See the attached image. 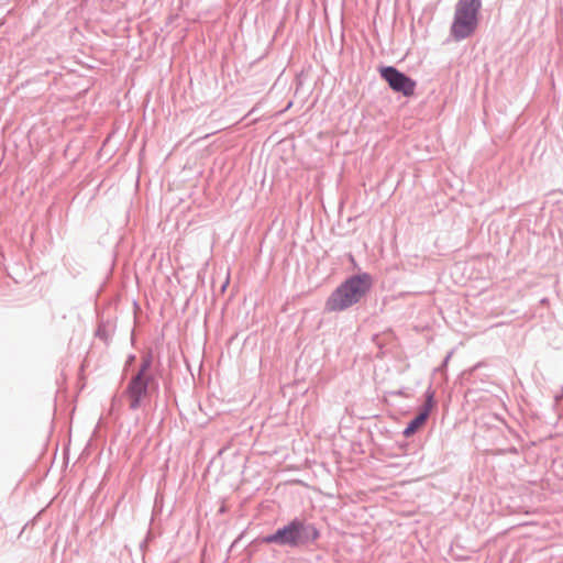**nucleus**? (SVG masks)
I'll use <instances>...</instances> for the list:
<instances>
[{"label": "nucleus", "mask_w": 563, "mask_h": 563, "mask_svg": "<svg viewBox=\"0 0 563 563\" xmlns=\"http://www.w3.org/2000/svg\"><path fill=\"white\" fill-rule=\"evenodd\" d=\"M321 537L320 529L303 517H294L274 532L260 539L264 544H276L282 548L301 549L317 544Z\"/></svg>", "instance_id": "obj_1"}, {"label": "nucleus", "mask_w": 563, "mask_h": 563, "mask_svg": "<svg viewBox=\"0 0 563 563\" xmlns=\"http://www.w3.org/2000/svg\"><path fill=\"white\" fill-rule=\"evenodd\" d=\"M373 276L369 273H358L346 277L327 298L325 312H342L358 303L373 287Z\"/></svg>", "instance_id": "obj_2"}, {"label": "nucleus", "mask_w": 563, "mask_h": 563, "mask_svg": "<svg viewBox=\"0 0 563 563\" xmlns=\"http://www.w3.org/2000/svg\"><path fill=\"white\" fill-rule=\"evenodd\" d=\"M482 0H459L455 5L451 35L455 41L470 37L477 29Z\"/></svg>", "instance_id": "obj_3"}, {"label": "nucleus", "mask_w": 563, "mask_h": 563, "mask_svg": "<svg viewBox=\"0 0 563 563\" xmlns=\"http://www.w3.org/2000/svg\"><path fill=\"white\" fill-rule=\"evenodd\" d=\"M159 383L156 376L132 375L124 388L122 396L129 400V408L133 411L142 407L143 401L152 394L157 393Z\"/></svg>", "instance_id": "obj_4"}, {"label": "nucleus", "mask_w": 563, "mask_h": 563, "mask_svg": "<svg viewBox=\"0 0 563 563\" xmlns=\"http://www.w3.org/2000/svg\"><path fill=\"white\" fill-rule=\"evenodd\" d=\"M378 73L394 92L400 93L406 98L415 95L417 81L396 66H380Z\"/></svg>", "instance_id": "obj_5"}, {"label": "nucleus", "mask_w": 563, "mask_h": 563, "mask_svg": "<svg viewBox=\"0 0 563 563\" xmlns=\"http://www.w3.org/2000/svg\"><path fill=\"white\" fill-rule=\"evenodd\" d=\"M153 361H154L153 350L148 349L142 353L141 364H140L139 368L132 375H137V376H143V377L155 376V374L151 372V368L153 366Z\"/></svg>", "instance_id": "obj_6"}, {"label": "nucleus", "mask_w": 563, "mask_h": 563, "mask_svg": "<svg viewBox=\"0 0 563 563\" xmlns=\"http://www.w3.org/2000/svg\"><path fill=\"white\" fill-rule=\"evenodd\" d=\"M428 420L426 411H418V413L407 423L402 434L406 438L413 435Z\"/></svg>", "instance_id": "obj_7"}, {"label": "nucleus", "mask_w": 563, "mask_h": 563, "mask_svg": "<svg viewBox=\"0 0 563 563\" xmlns=\"http://www.w3.org/2000/svg\"><path fill=\"white\" fill-rule=\"evenodd\" d=\"M113 327L110 320L100 319L95 331V336L102 340L108 345L111 339L110 333Z\"/></svg>", "instance_id": "obj_8"}, {"label": "nucleus", "mask_w": 563, "mask_h": 563, "mask_svg": "<svg viewBox=\"0 0 563 563\" xmlns=\"http://www.w3.org/2000/svg\"><path fill=\"white\" fill-rule=\"evenodd\" d=\"M437 400H435V391L433 390L432 386L430 385L427 390L424 391V404L419 409V411H426L427 417L429 418L431 410L435 407Z\"/></svg>", "instance_id": "obj_9"}, {"label": "nucleus", "mask_w": 563, "mask_h": 563, "mask_svg": "<svg viewBox=\"0 0 563 563\" xmlns=\"http://www.w3.org/2000/svg\"><path fill=\"white\" fill-rule=\"evenodd\" d=\"M136 360L135 354H129L124 364V368L126 369L129 366H131Z\"/></svg>", "instance_id": "obj_10"}, {"label": "nucleus", "mask_w": 563, "mask_h": 563, "mask_svg": "<svg viewBox=\"0 0 563 563\" xmlns=\"http://www.w3.org/2000/svg\"><path fill=\"white\" fill-rule=\"evenodd\" d=\"M153 538H154V536H153L152 531L148 530L144 541L141 543V549H144L145 545L147 544V542H150Z\"/></svg>", "instance_id": "obj_11"}, {"label": "nucleus", "mask_w": 563, "mask_h": 563, "mask_svg": "<svg viewBox=\"0 0 563 563\" xmlns=\"http://www.w3.org/2000/svg\"><path fill=\"white\" fill-rule=\"evenodd\" d=\"M451 354H452V353H449V354L445 356V358L443 360V362H442V364H441V366H440V369H441V368H443V367H445V366L448 365V362H449V360H450V357H451Z\"/></svg>", "instance_id": "obj_12"}, {"label": "nucleus", "mask_w": 563, "mask_h": 563, "mask_svg": "<svg viewBox=\"0 0 563 563\" xmlns=\"http://www.w3.org/2000/svg\"><path fill=\"white\" fill-rule=\"evenodd\" d=\"M228 285H229V279H227V280L223 283V285L221 286V291H222V292H224V291H225V289H227Z\"/></svg>", "instance_id": "obj_13"}, {"label": "nucleus", "mask_w": 563, "mask_h": 563, "mask_svg": "<svg viewBox=\"0 0 563 563\" xmlns=\"http://www.w3.org/2000/svg\"><path fill=\"white\" fill-rule=\"evenodd\" d=\"M393 394H394V395H398V396H402V395L405 396V395H406V394H405V391H404L402 389H399V390H397V391H394Z\"/></svg>", "instance_id": "obj_14"}, {"label": "nucleus", "mask_w": 563, "mask_h": 563, "mask_svg": "<svg viewBox=\"0 0 563 563\" xmlns=\"http://www.w3.org/2000/svg\"><path fill=\"white\" fill-rule=\"evenodd\" d=\"M241 538H242V534H241L236 540H234V542L232 543V547H234V545H235V543H238V541H239Z\"/></svg>", "instance_id": "obj_15"}, {"label": "nucleus", "mask_w": 563, "mask_h": 563, "mask_svg": "<svg viewBox=\"0 0 563 563\" xmlns=\"http://www.w3.org/2000/svg\"><path fill=\"white\" fill-rule=\"evenodd\" d=\"M547 301H548V299H547V298H543V299L541 300V302H542V303H547Z\"/></svg>", "instance_id": "obj_16"}, {"label": "nucleus", "mask_w": 563, "mask_h": 563, "mask_svg": "<svg viewBox=\"0 0 563 563\" xmlns=\"http://www.w3.org/2000/svg\"><path fill=\"white\" fill-rule=\"evenodd\" d=\"M510 452L516 453V452H517L516 448H512V449L510 450Z\"/></svg>", "instance_id": "obj_17"}]
</instances>
